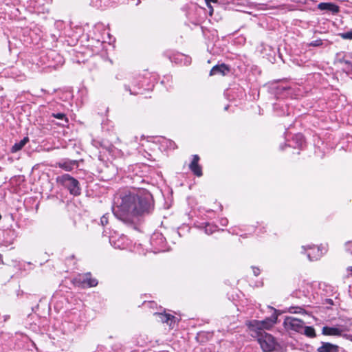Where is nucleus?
<instances>
[{"instance_id":"30","label":"nucleus","mask_w":352,"mask_h":352,"mask_svg":"<svg viewBox=\"0 0 352 352\" xmlns=\"http://www.w3.org/2000/svg\"><path fill=\"white\" fill-rule=\"evenodd\" d=\"M347 272L352 275V266H350L347 268Z\"/></svg>"},{"instance_id":"4","label":"nucleus","mask_w":352,"mask_h":352,"mask_svg":"<svg viewBox=\"0 0 352 352\" xmlns=\"http://www.w3.org/2000/svg\"><path fill=\"white\" fill-rule=\"evenodd\" d=\"M257 340L264 352H272L277 346L276 339L272 335L266 332L260 335Z\"/></svg>"},{"instance_id":"15","label":"nucleus","mask_w":352,"mask_h":352,"mask_svg":"<svg viewBox=\"0 0 352 352\" xmlns=\"http://www.w3.org/2000/svg\"><path fill=\"white\" fill-rule=\"evenodd\" d=\"M29 142V138L28 137H25L23 140H21L19 142L15 143L12 147L11 148L12 153H16L21 149Z\"/></svg>"},{"instance_id":"25","label":"nucleus","mask_w":352,"mask_h":352,"mask_svg":"<svg viewBox=\"0 0 352 352\" xmlns=\"http://www.w3.org/2000/svg\"><path fill=\"white\" fill-rule=\"evenodd\" d=\"M346 248L349 251L352 253V241L346 243Z\"/></svg>"},{"instance_id":"23","label":"nucleus","mask_w":352,"mask_h":352,"mask_svg":"<svg viewBox=\"0 0 352 352\" xmlns=\"http://www.w3.org/2000/svg\"><path fill=\"white\" fill-rule=\"evenodd\" d=\"M100 221H101L102 225H103V226L107 224V223H108L107 217L106 215L102 216L100 219Z\"/></svg>"},{"instance_id":"14","label":"nucleus","mask_w":352,"mask_h":352,"mask_svg":"<svg viewBox=\"0 0 352 352\" xmlns=\"http://www.w3.org/2000/svg\"><path fill=\"white\" fill-rule=\"evenodd\" d=\"M58 166L66 171H71L74 167L78 166V162L75 160H67L59 162Z\"/></svg>"},{"instance_id":"11","label":"nucleus","mask_w":352,"mask_h":352,"mask_svg":"<svg viewBox=\"0 0 352 352\" xmlns=\"http://www.w3.org/2000/svg\"><path fill=\"white\" fill-rule=\"evenodd\" d=\"M342 332V329L336 327L324 326L322 329V333L324 336H341Z\"/></svg>"},{"instance_id":"16","label":"nucleus","mask_w":352,"mask_h":352,"mask_svg":"<svg viewBox=\"0 0 352 352\" xmlns=\"http://www.w3.org/2000/svg\"><path fill=\"white\" fill-rule=\"evenodd\" d=\"M301 333L305 335L309 338H315L316 336L314 327L305 325L303 327V329L302 330Z\"/></svg>"},{"instance_id":"2","label":"nucleus","mask_w":352,"mask_h":352,"mask_svg":"<svg viewBox=\"0 0 352 352\" xmlns=\"http://www.w3.org/2000/svg\"><path fill=\"white\" fill-rule=\"evenodd\" d=\"M276 320L277 316H272L271 318H267L261 321L256 320L250 321L248 325L251 336L258 338L260 335L265 332L264 329H268L272 327L276 323Z\"/></svg>"},{"instance_id":"29","label":"nucleus","mask_w":352,"mask_h":352,"mask_svg":"<svg viewBox=\"0 0 352 352\" xmlns=\"http://www.w3.org/2000/svg\"><path fill=\"white\" fill-rule=\"evenodd\" d=\"M209 10H210V14L212 15V12H213V8L212 7V6L210 4H209V6H208Z\"/></svg>"},{"instance_id":"8","label":"nucleus","mask_w":352,"mask_h":352,"mask_svg":"<svg viewBox=\"0 0 352 352\" xmlns=\"http://www.w3.org/2000/svg\"><path fill=\"white\" fill-rule=\"evenodd\" d=\"M309 249L311 250V252L308 253V256L311 257L312 256V258H310V261H314L327 251V245L321 244L320 246L317 247H309Z\"/></svg>"},{"instance_id":"19","label":"nucleus","mask_w":352,"mask_h":352,"mask_svg":"<svg viewBox=\"0 0 352 352\" xmlns=\"http://www.w3.org/2000/svg\"><path fill=\"white\" fill-rule=\"evenodd\" d=\"M340 36L343 39L352 40V30L340 34Z\"/></svg>"},{"instance_id":"13","label":"nucleus","mask_w":352,"mask_h":352,"mask_svg":"<svg viewBox=\"0 0 352 352\" xmlns=\"http://www.w3.org/2000/svg\"><path fill=\"white\" fill-rule=\"evenodd\" d=\"M317 351L318 352H339V346L329 342H322L321 346Z\"/></svg>"},{"instance_id":"3","label":"nucleus","mask_w":352,"mask_h":352,"mask_svg":"<svg viewBox=\"0 0 352 352\" xmlns=\"http://www.w3.org/2000/svg\"><path fill=\"white\" fill-rule=\"evenodd\" d=\"M72 282L76 287L80 289L94 287L98 284V280L92 277L90 272L77 275Z\"/></svg>"},{"instance_id":"27","label":"nucleus","mask_w":352,"mask_h":352,"mask_svg":"<svg viewBox=\"0 0 352 352\" xmlns=\"http://www.w3.org/2000/svg\"><path fill=\"white\" fill-rule=\"evenodd\" d=\"M344 338H346L347 340H350L352 342V335H350V334H345L344 336Z\"/></svg>"},{"instance_id":"24","label":"nucleus","mask_w":352,"mask_h":352,"mask_svg":"<svg viewBox=\"0 0 352 352\" xmlns=\"http://www.w3.org/2000/svg\"><path fill=\"white\" fill-rule=\"evenodd\" d=\"M54 116L58 119H63L65 117V115L63 113H57L54 114Z\"/></svg>"},{"instance_id":"31","label":"nucleus","mask_w":352,"mask_h":352,"mask_svg":"<svg viewBox=\"0 0 352 352\" xmlns=\"http://www.w3.org/2000/svg\"><path fill=\"white\" fill-rule=\"evenodd\" d=\"M326 301L330 304V305H333V300L332 299H330V298H327L326 299Z\"/></svg>"},{"instance_id":"21","label":"nucleus","mask_w":352,"mask_h":352,"mask_svg":"<svg viewBox=\"0 0 352 352\" xmlns=\"http://www.w3.org/2000/svg\"><path fill=\"white\" fill-rule=\"evenodd\" d=\"M252 272H253L254 274L256 276H257L258 275H259V274H260L261 270H260V269H259L258 267H256V266H252Z\"/></svg>"},{"instance_id":"6","label":"nucleus","mask_w":352,"mask_h":352,"mask_svg":"<svg viewBox=\"0 0 352 352\" xmlns=\"http://www.w3.org/2000/svg\"><path fill=\"white\" fill-rule=\"evenodd\" d=\"M153 315L156 316V320L162 323H166L170 329H173L176 323L177 318L174 316L167 314L165 309L160 307L159 311L153 312Z\"/></svg>"},{"instance_id":"32","label":"nucleus","mask_w":352,"mask_h":352,"mask_svg":"<svg viewBox=\"0 0 352 352\" xmlns=\"http://www.w3.org/2000/svg\"><path fill=\"white\" fill-rule=\"evenodd\" d=\"M226 223H227V220H226V219L223 220V225H226Z\"/></svg>"},{"instance_id":"20","label":"nucleus","mask_w":352,"mask_h":352,"mask_svg":"<svg viewBox=\"0 0 352 352\" xmlns=\"http://www.w3.org/2000/svg\"><path fill=\"white\" fill-rule=\"evenodd\" d=\"M322 44V40L318 39V40H316V41H312L309 44V45L314 46V47H318V46H320Z\"/></svg>"},{"instance_id":"18","label":"nucleus","mask_w":352,"mask_h":352,"mask_svg":"<svg viewBox=\"0 0 352 352\" xmlns=\"http://www.w3.org/2000/svg\"><path fill=\"white\" fill-rule=\"evenodd\" d=\"M338 62L344 64L345 66L344 69L346 70V72H350L352 71V64L351 63V62L341 59H338Z\"/></svg>"},{"instance_id":"28","label":"nucleus","mask_w":352,"mask_h":352,"mask_svg":"<svg viewBox=\"0 0 352 352\" xmlns=\"http://www.w3.org/2000/svg\"><path fill=\"white\" fill-rule=\"evenodd\" d=\"M213 230H212L211 228H208V227L206 228V232L207 234H211L212 233Z\"/></svg>"},{"instance_id":"7","label":"nucleus","mask_w":352,"mask_h":352,"mask_svg":"<svg viewBox=\"0 0 352 352\" xmlns=\"http://www.w3.org/2000/svg\"><path fill=\"white\" fill-rule=\"evenodd\" d=\"M304 322L294 317H287L284 320V326L287 329L292 330L298 333H302Z\"/></svg>"},{"instance_id":"17","label":"nucleus","mask_w":352,"mask_h":352,"mask_svg":"<svg viewBox=\"0 0 352 352\" xmlns=\"http://www.w3.org/2000/svg\"><path fill=\"white\" fill-rule=\"evenodd\" d=\"M143 306L146 308L150 309L153 311V312L160 311V307H157V303L154 301L144 302L143 303Z\"/></svg>"},{"instance_id":"22","label":"nucleus","mask_w":352,"mask_h":352,"mask_svg":"<svg viewBox=\"0 0 352 352\" xmlns=\"http://www.w3.org/2000/svg\"><path fill=\"white\" fill-rule=\"evenodd\" d=\"M111 241V243H112L113 244V246L116 248H119V249H123L124 248V246L123 245H120L117 242H115L112 240V239H110Z\"/></svg>"},{"instance_id":"5","label":"nucleus","mask_w":352,"mask_h":352,"mask_svg":"<svg viewBox=\"0 0 352 352\" xmlns=\"http://www.w3.org/2000/svg\"><path fill=\"white\" fill-rule=\"evenodd\" d=\"M58 181L65 186L72 195H78L80 194V189L78 186V182L70 175L65 174L58 177Z\"/></svg>"},{"instance_id":"1","label":"nucleus","mask_w":352,"mask_h":352,"mask_svg":"<svg viewBox=\"0 0 352 352\" xmlns=\"http://www.w3.org/2000/svg\"><path fill=\"white\" fill-rule=\"evenodd\" d=\"M141 193L127 192L116 196L113 207L115 215L124 222H132L141 215L147 207L146 197L143 198Z\"/></svg>"},{"instance_id":"12","label":"nucleus","mask_w":352,"mask_h":352,"mask_svg":"<svg viewBox=\"0 0 352 352\" xmlns=\"http://www.w3.org/2000/svg\"><path fill=\"white\" fill-rule=\"evenodd\" d=\"M230 72L229 67L225 64H221L220 65L214 66L210 70V75L214 76L217 74H221L222 76L226 75Z\"/></svg>"},{"instance_id":"10","label":"nucleus","mask_w":352,"mask_h":352,"mask_svg":"<svg viewBox=\"0 0 352 352\" xmlns=\"http://www.w3.org/2000/svg\"><path fill=\"white\" fill-rule=\"evenodd\" d=\"M318 8L320 10H327L333 14H336L339 12V6L331 2L320 3L318 5Z\"/></svg>"},{"instance_id":"9","label":"nucleus","mask_w":352,"mask_h":352,"mask_svg":"<svg viewBox=\"0 0 352 352\" xmlns=\"http://www.w3.org/2000/svg\"><path fill=\"white\" fill-rule=\"evenodd\" d=\"M199 160V156L197 155H194L192 160L189 165V168L195 175L200 177L202 175V170L201 167L198 164Z\"/></svg>"},{"instance_id":"26","label":"nucleus","mask_w":352,"mask_h":352,"mask_svg":"<svg viewBox=\"0 0 352 352\" xmlns=\"http://www.w3.org/2000/svg\"><path fill=\"white\" fill-rule=\"evenodd\" d=\"M207 6H209L210 3H217V0H205Z\"/></svg>"}]
</instances>
